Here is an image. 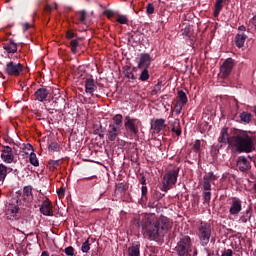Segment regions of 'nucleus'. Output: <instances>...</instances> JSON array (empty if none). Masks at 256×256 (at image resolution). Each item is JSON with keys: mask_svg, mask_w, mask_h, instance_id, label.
<instances>
[{"mask_svg": "<svg viewBox=\"0 0 256 256\" xmlns=\"http://www.w3.org/2000/svg\"><path fill=\"white\" fill-rule=\"evenodd\" d=\"M26 149L29 151H33V146L31 144H27Z\"/></svg>", "mask_w": 256, "mask_h": 256, "instance_id": "052dcab7", "label": "nucleus"}, {"mask_svg": "<svg viewBox=\"0 0 256 256\" xmlns=\"http://www.w3.org/2000/svg\"><path fill=\"white\" fill-rule=\"evenodd\" d=\"M140 183H141L142 186H146L147 185V179L145 178V176L141 177Z\"/></svg>", "mask_w": 256, "mask_h": 256, "instance_id": "4d7b16f0", "label": "nucleus"}, {"mask_svg": "<svg viewBox=\"0 0 256 256\" xmlns=\"http://www.w3.org/2000/svg\"><path fill=\"white\" fill-rule=\"evenodd\" d=\"M119 135H121V129L115 126L108 125L107 129V140L113 143V141H117L119 139Z\"/></svg>", "mask_w": 256, "mask_h": 256, "instance_id": "9b49d317", "label": "nucleus"}, {"mask_svg": "<svg viewBox=\"0 0 256 256\" xmlns=\"http://www.w3.org/2000/svg\"><path fill=\"white\" fill-rule=\"evenodd\" d=\"M109 125L121 130V128L123 127V115L116 114L115 116H113L112 122Z\"/></svg>", "mask_w": 256, "mask_h": 256, "instance_id": "5701e85b", "label": "nucleus"}, {"mask_svg": "<svg viewBox=\"0 0 256 256\" xmlns=\"http://www.w3.org/2000/svg\"><path fill=\"white\" fill-rule=\"evenodd\" d=\"M205 251H209V249H208V248H205Z\"/></svg>", "mask_w": 256, "mask_h": 256, "instance_id": "e2e57ef3", "label": "nucleus"}, {"mask_svg": "<svg viewBox=\"0 0 256 256\" xmlns=\"http://www.w3.org/2000/svg\"><path fill=\"white\" fill-rule=\"evenodd\" d=\"M171 228V223L167 217H161L156 221L148 220L142 226V231L150 241L159 239L162 235H165Z\"/></svg>", "mask_w": 256, "mask_h": 256, "instance_id": "f03ea898", "label": "nucleus"}, {"mask_svg": "<svg viewBox=\"0 0 256 256\" xmlns=\"http://www.w3.org/2000/svg\"><path fill=\"white\" fill-rule=\"evenodd\" d=\"M34 101H39L43 103V101H47V97H49V90L47 88H39L33 95Z\"/></svg>", "mask_w": 256, "mask_h": 256, "instance_id": "2eb2a0df", "label": "nucleus"}, {"mask_svg": "<svg viewBox=\"0 0 256 256\" xmlns=\"http://www.w3.org/2000/svg\"><path fill=\"white\" fill-rule=\"evenodd\" d=\"M23 69H25V66H23V64L9 61L6 63L4 72L9 77H19V75L23 73Z\"/></svg>", "mask_w": 256, "mask_h": 256, "instance_id": "423d86ee", "label": "nucleus"}, {"mask_svg": "<svg viewBox=\"0 0 256 256\" xmlns=\"http://www.w3.org/2000/svg\"><path fill=\"white\" fill-rule=\"evenodd\" d=\"M29 163L33 165V167H39V159H37V154H35V152L30 153Z\"/></svg>", "mask_w": 256, "mask_h": 256, "instance_id": "7c9ffc66", "label": "nucleus"}, {"mask_svg": "<svg viewBox=\"0 0 256 256\" xmlns=\"http://www.w3.org/2000/svg\"><path fill=\"white\" fill-rule=\"evenodd\" d=\"M61 163V160H50L48 162V165H50L52 167V169H57V167H59Z\"/></svg>", "mask_w": 256, "mask_h": 256, "instance_id": "79ce46f5", "label": "nucleus"}, {"mask_svg": "<svg viewBox=\"0 0 256 256\" xmlns=\"http://www.w3.org/2000/svg\"><path fill=\"white\" fill-rule=\"evenodd\" d=\"M76 17H77L79 23H83V25H85V21L87 19V12L85 10L77 12Z\"/></svg>", "mask_w": 256, "mask_h": 256, "instance_id": "c756f323", "label": "nucleus"}, {"mask_svg": "<svg viewBox=\"0 0 256 256\" xmlns=\"http://www.w3.org/2000/svg\"><path fill=\"white\" fill-rule=\"evenodd\" d=\"M64 253L67 256H73L75 255V248H73V246H68L64 249Z\"/></svg>", "mask_w": 256, "mask_h": 256, "instance_id": "a19ab883", "label": "nucleus"}, {"mask_svg": "<svg viewBox=\"0 0 256 256\" xmlns=\"http://www.w3.org/2000/svg\"><path fill=\"white\" fill-rule=\"evenodd\" d=\"M58 149H59V144H57V142H52L49 145V150L50 151H58Z\"/></svg>", "mask_w": 256, "mask_h": 256, "instance_id": "a18cd8bd", "label": "nucleus"}, {"mask_svg": "<svg viewBox=\"0 0 256 256\" xmlns=\"http://www.w3.org/2000/svg\"><path fill=\"white\" fill-rule=\"evenodd\" d=\"M58 195H65V188H60L58 191H57Z\"/></svg>", "mask_w": 256, "mask_h": 256, "instance_id": "13d9d810", "label": "nucleus"}, {"mask_svg": "<svg viewBox=\"0 0 256 256\" xmlns=\"http://www.w3.org/2000/svg\"><path fill=\"white\" fill-rule=\"evenodd\" d=\"M241 123H245L246 125H249L251 121H253V115L249 112H242L239 115Z\"/></svg>", "mask_w": 256, "mask_h": 256, "instance_id": "393cba45", "label": "nucleus"}, {"mask_svg": "<svg viewBox=\"0 0 256 256\" xmlns=\"http://www.w3.org/2000/svg\"><path fill=\"white\" fill-rule=\"evenodd\" d=\"M116 21L117 23H120V25H127V23H129V18L125 15H118Z\"/></svg>", "mask_w": 256, "mask_h": 256, "instance_id": "c9c22d12", "label": "nucleus"}, {"mask_svg": "<svg viewBox=\"0 0 256 256\" xmlns=\"http://www.w3.org/2000/svg\"><path fill=\"white\" fill-rule=\"evenodd\" d=\"M237 167L239 171H241L242 173H245V171H249V169H251V162L247 160V157L240 156L238 157V160H237Z\"/></svg>", "mask_w": 256, "mask_h": 256, "instance_id": "4468645a", "label": "nucleus"}, {"mask_svg": "<svg viewBox=\"0 0 256 256\" xmlns=\"http://www.w3.org/2000/svg\"><path fill=\"white\" fill-rule=\"evenodd\" d=\"M44 11H46V13H51V11H53V7L50 4H47Z\"/></svg>", "mask_w": 256, "mask_h": 256, "instance_id": "864d4df0", "label": "nucleus"}, {"mask_svg": "<svg viewBox=\"0 0 256 256\" xmlns=\"http://www.w3.org/2000/svg\"><path fill=\"white\" fill-rule=\"evenodd\" d=\"M238 33H245L247 31V28L244 25H241L238 27Z\"/></svg>", "mask_w": 256, "mask_h": 256, "instance_id": "5fc2aeb1", "label": "nucleus"}, {"mask_svg": "<svg viewBox=\"0 0 256 256\" xmlns=\"http://www.w3.org/2000/svg\"><path fill=\"white\" fill-rule=\"evenodd\" d=\"M74 37H77V34H75V32H73V30H68L66 32V38L68 39H74Z\"/></svg>", "mask_w": 256, "mask_h": 256, "instance_id": "de8ad7c7", "label": "nucleus"}, {"mask_svg": "<svg viewBox=\"0 0 256 256\" xmlns=\"http://www.w3.org/2000/svg\"><path fill=\"white\" fill-rule=\"evenodd\" d=\"M203 180L211 183V181H217V176H215L213 172H209L208 174L204 175Z\"/></svg>", "mask_w": 256, "mask_h": 256, "instance_id": "f704fd0d", "label": "nucleus"}, {"mask_svg": "<svg viewBox=\"0 0 256 256\" xmlns=\"http://www.w3.org/2000/svg\"><path fill=\"white\" fill-rule=\"evenodd\" d=\"M151 61H153V58H151V55H149V53L140 54L138 69H149V67H151Z\"/></svg>", "mask_w": 256, "mask_h": 256, "instance_id": "ddd939ff", "label": "nucleus"}, {"mask_svg": "<svg viewBox=\"0 0 256 256\" xmlns=\"http://www.w3.org/2000/svg\"><path fill=\"white\" fill-rule=\"evenodd\" d=\"M139 125H141V120L131 118V116H125L124 127L127 133H130V135H139Z\"/></svg>", "mask_w": 256, "mask_h": 256, "instance_id": "39448f33", "label": "nucleus"}, {"mask_svg": "<svg viewBox=\"0 0 256 256\" xmlns=\"http://www.w3.org/2000/svg\"><path fill=\"white\" fill-rule=\"evenodd\" d=\"M175 111L177 114L181 113L182 109H183V105L182 104H176L174 107Z\"/></svg>", "mask_w": 256, "mask_h": 256, "instance_id": "603ef678", "label": "nucleus"}, {"mask_svg": "<svg viewBox=\"0 0 256 256\" xmlns=\"http://www.w3.org/2000/svg\"><path fill=\"white\" fill-rule=\"evenodd\" d=\"M147 191H148L147 186L141 187L142 199L147 197Z\"/></svg>", "mask_w": 256, "mask_h": 256, "instance_id": "3c124183", "label": "nucleus"}, {"mask_svg": "<svg viewBox=\"0 0 256 256\" xmlns=\"http://www.w3.org/2000/svg\"><path fill=\"white\" fill-rule=\"evenodd\" d=\"M104 15H106L108 19H111L112 17H115V12H113V10H105Z\"/></svg>", "mask_w": 256, "mask_h": 256, "instance_id": "49530a36", "label": "nucleus"}, {"mask_svg": "<svg viewBox=\"0 0 256 256\" xmlns=\"http://www.w3.org/2000/svg\"><path fill=\"white\" fill-rule=\"evenodd\" d=\"M221 256H233V250L231 249L224 250Z\"/></svg>", "mask_w": 256, "mask_h": 256, "instance_id": "8fccbe9b", "label": "nucleus"}, {"mask_svg": "<svg viewBox=\"0 0 256 256\" xmlns=\"http://www.w3.org/2000/svg\"><path fill=\"white\" fill-rule=\"evenodd\" d=\"M149 77H150L149 70L147 68H142V72L140 74L139 80L143 82L149 81Z\"/></svg>", "mask_w": 256, "mask_h": 256, "instance_id": "473e14b6", "label": "nucleus"}, {"mask_svg": "<svg viewBox=\"0 0 256 256\" xmlns=\"http://www.w3.org/2000/svg\"><path fill=\"white\" fill-rule=\"evenodd\" d=\"M40 213L45 215V217H53V205H51V201L49 198H46L40 206Z\"/></svg>", "mask_w": 256, "mask_h": 256, "instance_id": "f8f14e48", "label": "nucleus"}, {"mask_svg": "<svg viewBox=\"0 0 256 256\" xmlns=\"http://www.w3.org/2000/svg\"><path fill=\"white\" fill-rule=\"evenodd\" d=\"M6 217L10 221H17L19 219V207L10 206L6 211Z\"/></svg>", "mask_w": 256, "mask_h": 256, "instance_id": "a211bd4d", "label": "nucleus"}, {"mask_svg": "<svg viewBox=\"0 0 256 256\" xmlns=\"http://www.w3.org/2000/svg\"><path fill=\"white\" fill-rule=\"evenodd\" d=\"M7 171H9V168H7V166L4 164H0V183L5 181V177H7Z\"/></svg>", "mask_w": 256, "mask_h": 256, "instance_id": "bb28decb", "label": "nucleus"}, {"mask_svg": "<svg viewBox=\"0 0 256 256\" xmlns=\"http://www.w3.org/2000/svg\"><path fill=\"white\" fill-rule=\"evenodd\" d=\"M1 159L4 163H13L15 155L13 154V148L10 146H2Z\"/></svg>", "mask_w": 256, "mask_h": 256, "instance_id": "9d476101", "label": "nucleus"}, {"mask_svg": "<svg viewBox=\"0 0 256 256\" xmlns=\"http://www.w3.org/2000/svg\"><path fill=\"white\" fill-rule=\"evenodd\" d=\"M95 91H97V85H95V80L93 78H87L85 80V92L95 97Z\"/></svg>", "mask_w": 256, "mask_h": 256, "instance_id": "dca6fc26", "label": "nucleus"}, {"mask_svg": "<svg viewBox=\"0 0 256 256\" xmlns=\"http://www.w3.org/2000/svg\"><path fill=\"white\" fill-rule=\"evenodd\" d=\"M172 133H175L177 135V137H181L182 130H181V128L173 127L172 128Z\"/></svg>", "mask_w": 256, "mask_h": 256, "instance_id": "09e8293b", "label": "nucleus"}, {"mask_svg": "<svg viewBox=\"0 0 256 256\" xmlns=\"http://www.w3.org/2000/svg\"><path fill=\"white\" fill-rule=\"evenodd\" d=\"M134 35L131 36V38L133 39Z\"/></svg>", "mask_w": 256, "mask_h": 256, "instance_id": "69168bd1", "label": "nucleus"}, {"mask_svg": "<svg viewBox=\"0 0 256 256\" xmlns=\"http://www.w3.org/2000/svg\"><path fill=\"white\" fill-rule=\"evenodd\" d=\"M92 97H96L97 99L101 98V96L99 94H94V96H92Z\"/></svg>", "mask_w": 256, "mask_h": 256, "instance_id": "680f3d73", "label": "nucleus"}, {"mask_svg": "<svg viewBox=\"0 0 256 256\" xmlns=\"http://www.w3.org/2000/svg\"><path fill=\"white\" fill-rule=\"evenodd\" d=\"M31 27V24L29 22L24 23V30L27 31Z\"/></svg>", "mask_w": 256, "mask_h": 256, "instance_id": "bf43d9fd", "label": "nucleus"}, {"mask_svg": "<svg viewBox=\"0 0 256 256\" xmlns=\"http://www.w3.org/2000/svg\"><path fill=\"white\" fill-rule=\"evenodd\" d=\"M202 187L204 191H211V182H208L207 180H203Z\"/></svg>", "mask_w": 256, "mask_h": 256, "instance_id": "c03bdc74", "label": "nucleus"}, {"mask_svg": "<svg viewBox=\"0 0 256 256\" xmlns=\"http://www.w3.org/2000/svg\"><path fill=\"white\" fill-rule=\"evenodd\" d=\"M79 41H81V38H76L70 41V47L72 53H77V47H79Z\"/></svg>", "mask_w": 256, "mask_h": 256, "instance_id": "2f4dec72", "label": "nucleus"}, {"mask_svg": "<svg viewBox=\"0 0 256 256\" xmlns=\"http://www.w3.org/2000/svg\"><path fill=\"white\" fill-rule=\"evenodd\" d=\"M234 62L232 58L226 59L220 67V77L222 79H227L233 71Z\"/></svg>", "mask_w": 256, "mask_h": 256, "instance_id": "6e6552de", "label": "nucleus"}, {"mask_svg": "<svg viewBox=\"0 0 256 256\" xmlns=\"http://www.w3.org/2000/svg\"><path fill=\"white\" fill-rule=\"evenodd\" d=\"M223 3H224L223 0H216L215 6H214L215 9L213 12L214 17H219V14L221 13V11L223 9Z\"/></svg>", "mask_w": 256, "mask_h": 256, "instance_id": "a878e982", "label": "nucleus"}, {"mask_svg": "<svg viewBox=\"0 0 256 256\" xmlns=\"http://www.w3.org/2000/svg\"><path fill=\"white\" fill-rule=\"evenodd\" d=\"M3 50L8 53H17V43L13 39L6 40L2 43Z\"/></svg>", "mask_w": 256, "mask_h": 256, "instance_id": "6ab92c4d", "label": "nucleus"}, {"mask_svg": "<svg viewBox=\"0 0 256 256\" xmlns=\"http://www.w3.org/2000/svg\"><path fill=\"white\" fill-rule=\"evenodd\" d=\"M202 197H203V203H211V191H204L202 193Z\"/></svg>", "mask_w": 256, "mask_h": 256, "instance_id": "e433bc0d", "label": "nucleus"}, {"mask_svg": "<svg viewBox=\"0 0 256 256\" xmlns=\"http://www.w3.org/2000/svg\"><path fill=\"white\" fill-rule=\"evenodd\" d=\"M197 229V237L201 247H207L209 245V241H211V237L213 236V225L209 222L202 221L198 224Z\"/></svg>", "mask_w": 256, "mask_h": 256, "instance_id": "7ed1b4c3", "label": "nucleus"}, {"mask_svg": "<svg viewBox=\"0 0 256 256\" xmlns=\"http://www.w3.org/2000/svg\"><path fill=\"white\" fill-rule=\"evenodd\" d=\"M146 13H147V15H153L155 13V6L153 5V3L147 4Z\"/></svg>", "mask_w": 256, "mask_h": 256, "instance_id": "ea45409f", "label": "nucleus"}, {"mask_svg": "<svg viewBox=\"0 0 256 256\" xmlns=\"http://www.w3.org/2000/svg\"><path fill=\"white\" fill-rule=\"evenodd\" d=\"M91 241H92V243H93V241H94L93 238H91Z\"/></svg>", "mask_w": 256, "mask_h": 256, "instance_id": "0e129e2a", "label": "nucleus"}, {"mask_svg": "<svg viewBox=\"0 0 256 256\" xmlns=\"http://www.w3.org/2000/svg\"><path fill=\"white\" fill-rule=\"evenodd\" d=\"M241 211H243V201L237 197H233L229 208L230 215H239Z\"/></svg>", "mask_w": 256, "mask_h": 256, "instance_id": "1a4fd4ad", "label": "nucleus"}, {"mask_svg": "<svg viewBox=\"0 0 256 256\" xmlns=\"http://www.w3.org/2000/svg\"><path fill=\"white\" fill-rule=\"evenodd\" d=\"M163 85V82L159 81L152 89L151 91V95H157V93H159V91H161V87Z\"/></svg>", "mask_w": 256, "mask_h": 256, "instance_id": "4c0bfd02", "label": "nucleus"}, {"mask_svg": "<svg viewBox=\"0 0 256 256\" xmlns=\"http://www.w3.org/2000/svg\"><path fill=\"white\" fill-rule=\"evenodd\" d=\"M219 143L228 145L231 153H253L255 151V137L251 135V131L233 128L232 135L229 136V128L224 127L218 138Z\"/></svg>", "mask_w": 256, "mask_h": 256, "instance_id": "f257e3e1", "label": "nucleus"}, {"mask_svg": "<svg viewBox=\"0 0 256 256\" xmlns=\"http://www.w3.org/2000/svg\"><path fill=\"white\" fill-rule=\"evenodd\" d=\"M23 201L25 203H31L33 201V187L32 186H25L23 188Z\"/></svg>", "mask_w": 256, "mask_h": 256, "instance_id": "aec40b11", "label": "nucleus"}, {"mask_svg": "<svg viewBox=\"0 0 256 256\" xmlns=\"http://www.w3.org/2000/svg\"><path fill=\"white\" fill-rule=\"evenodd\" d=\"M245 41H247V34L245 33H238L235 36V45L238 49H241L245 45Z\"/></svg>", "mask_w": 256, "mask_h": 256, "instance_id": "4be33fe9", "label": "nucleus"}, {"mask_svg": "<svg viewBox=\"0 0 256 256\" xmlns=\"http://www.w3.org/2000/svg\"><path fill=\"white\" fill-rule=\"evenodd\" d=\"M94 134L98 135L100 137V139H103V137H105V134L99 133V129L94 130Z\"/></svg>", "mask_w": 256, "mask_h": 256, "instance_id": "6e6d98bb", "label": "nucleus"}, {"mask_svg": "<svg viewBox=\"0 0 256 256\" xmlns=\"http://www.w3.org/2000/svg\"><path fill=\"white\" fill-rule=\"evenodd\" d=\"M140 245L135 244L129 248V256H141V251L139 250Z\"/></svg>", "mask_w": 256, "mask_h": 256, "instance_id": "cd10ccee", "label": "nucleus"}, {"mask_svg": "<svg viewBox=\"0 0 256 256\" xmlns=\"http://www.w3.org/2000/svg\"><path fill=\"white\" fill-rule=\"evenodd\" d=\"M192 149L194 153H199L201 151V140H195Z\"/></svg>", "mask_w": 256, "mask_h": 256, "instance_id": "58836bf2", "label": "nucleus"}, {"mask_svg": "<svg viewBox=\"0 0 256 256\" xmlns=\"http://www.w3.org/2000/svg\"><path fill=\"white\" fill-rule=\"evenodd\" d=\"M178 99L179 103H181L182 105H187V102L189 101V99L187 98V94H185L183 90L178 91Z\"/></svg>", "mask_w": 256, "mask_h": 256, "instance_id": "c85d7f7f", "label": "nucleus"}, {"mask_svg": "<svg viewBox=\"0 0 256 256\" xmlns=\"http://www.w3.org/2000/svg\"><path fill=\"white\" fill-rule=\"evenodd\" d=\"M116 191H117L118 193H125V191H127V189L125 188V184H123V183H118V184L116 185Z\"/></svg>", "mask_w": 256, "mask_h": 256, "instance_id": "37998d69", "label": "nucleus"}, {"mask_svg": "<svg viewBox=\"0 0 256 256\" xmlns=\"http://www.w3.org/2000/svg\"><path fill=\"white\" fill-rule=\"evenodd\" d=\"M151 127L156 133H161V131L166 129L167 124H165V119L160 118L156 119Z\"/></svg>", "mask_w": 256, "mask_h": 256, "instance_id": "412c9836", "label": "nucleus"}, {"mask_svg": "<svg viewBox=\"0 0 256 256\" xmlns=\"http://www.w3.org/2000/svg\"><path fill=\"white\" fill-rule=\"evenodd\" d=\"M91 238H88L81 247V251L82 253H89V251L91 250V243H89Z\"/></svg>", "mask_w": 256, "mask_h": 256, "instance_id": "72a5a7b5", "label": "nucleus"}, {"mask_svg": "<svg viewBox=\"0 0 256 256\" xmlns=\"http://www.w3.org/2000/svg\"><path fill=\"white\" fill-rule=\"evenodd\" d=\"M176 252L178 256H185L191 251V237L184 236L178 241L176 246Z\"/></svg>", "mask_w": 256, "mask_h": 256, "instance_id": "0eeeda50", "label": "nucleus"}, {"mask_svg": "<svg viewBox=\"0 0 256 256\" xmlns=\"http://www.w3.org/2000/svg\"><path fill=\"white\" fill-rule=\"evenodd\" d=\"M253 217V210L251 208L246 209L244 212H242L239 216L238 223L241 225H245L251 221V218Z\"/></svg>", "mask_w": 256, "mask_h": 256, "instance_id": "f3484780", "label": "nucleus"}, {"mask_svg": "<svg viewBox=\"0 0 256 256\" xmlns=\"http://www.w3.org/2000/svg\"><path fill=\"white\" fill-rule=\"evenodd\" d=\"M178 177L179 168H174L168 171L162 178L160 190H162L164 193H167V191L173 189V187H175L177 184Z\"/></svg>", "mask_w": 256, "mask_h": 256, "instance_id": "20e7f679", "label": "nucleus"}, {"mask_svg": "<svg viewBox=\"0 0 256 256\" xmlns=\"http://www.w3.org/2000/svg\"><path fill=\"white\" fill-rule=\"evenodd\" d=\"M137 68H133L131 69V67L126 66L124 67V77H126L127 79H132V81H135V79H137V76H135V74L133 73V71H136Z\"/></svg>", "mask_w": 256, "mask_h": 256, "instance_id": "b1692460", "label": "nucleus"}]
</instances>
